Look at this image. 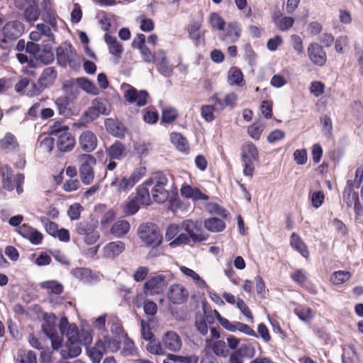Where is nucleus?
<instances>
[{"mask_svg": "<svg viewBox=\"0 0 363 363\" xmlns=\"http://www.w3.org/2000/svg\"><path fill=\"white\" fill-rule=\"evenodd\" d=\"M24 31L25 26L21 21L16 20L7 22L0 33V48L4 50L10 48Z\"/></svg>", "mask_w": 363, "mask_h": 363, "instance_id": "1", "label": "nucleus"}, {"mask_svg": "<svg viewBox=\"0 0 363 363\" xmlns=\"http://www.w3.org/2000/svg\"><path fill=\"white\" fill-rule=\"evenodd\" d=\"M167 182V177L161 172H155L150 178L145 180V185L152 186L151 195L154 201L164 203L168 199L169 193L164 189Z\"/></svg>", "mask_w": 363, "mask_h": 363, "instance_id": "2", "label": "nucleus"}, {"mask_svg": "<svg viewBox=\"0 0 363 363\" xmlns=\"http://www.w3.org/2000/svg\"><path fill=\"white\" fill-rule=\"evenodd\" d=\"M57 63L62 67L69 66L76 69L80 67L81 57L71 43H65L56 50Z\"/></svg>", "mask_w": 363, "mask_h": 363, "instance_id": "3", "label": "nucleus"}, {"mask_svg": "<svg viewBox=\"0 0 363 363\" xmlns=\"http://www.w3.org/2000/svg\"><path fill=\"white\" fill-rule=\"evenodd\" d=\"M138 235L147 246L153 248L160 245L163 240L158 226L152 223L141 224L138 228Z\"/></svg>", "mask_w": 363, "mask_h": 363, "instance_id": "4", "label": "nucleus"}, {"mask_svg": "<svg viewBox=\"0 0 363 363\" xmlns=\"http://www.w3.org/2000/svg\"><path fill=\"white\" fill-rule=\"evenodd\" d=\"M74 232L77 235L83 236L84 242L88 245H94L99 239L97 224L88 220H82L77 223Z\"/></svg>", "mask_w": 363, "mask_h": 363, "instance_id": "5", "label": "nucleus"}, {"mask_svg": "<svg viewBox=\"0 0 363 363\" xmlns=\"http://www.w3.org/2000/svg\"><path fill=\"white\" fill-rule=\"evenodd\" d=\"M145 173V167H140L133 170L130 177H123L121 178H116L111 183V186L115 187L118 192H127L133 186L139 182Z\"/></svg>", "mask_w": 363, "mask_h": 363, "instance_id": "6", "label": "nucleus"}, {"mask_svg": "<svg viewBox=\"0 0 363 363\" xmlns=\"http://www.w3.org/2000/svg\"><path fill=\"white\" fill-rule=\"evenodd\" d=\"M57 76V72L54 67H48L43 69L37 84H33V89L30 90V96L39 95L44 89L51 86Z\"/></svg>", "mask_w": 363, "mask_h": 363, "instance_id": "7", "label": "nucleus"}, {"mask_svg": "<svg viewBox=\"0 0 363 363\" xmlns=\"http://www.w3.org/2000/svg\"><path fill=\"white\" fill-rule=\"evenodd\" d=\"M82 164L79 167V177L82 183L85 185L90 184L94 178L93 167L96 163V158L89 154L81 155Z\"/></svg>", "mask_w": 363, "mask_h": 363, "instance_id": "8", "label": "nucleus"}, {"mask_svg": "<svg viewBox=\"0 0 363 363\" xmlns=\"http://www.w3.org/2000/svg\"><path fill=\"white\" fill-rule=\"evenodd\" d=\"M307 54L311 62L316 66L323 67L327 62L326 52L318 43H311L308 45Z\"/></svg>", "mask_w": 363, "mask_h": 363, "instance_id": "9", "label": "nucleus"}, {"mask_svg": "<svg viewBox=\"0 0 363 363\" xmlns=\"http://www.w3.org/2000/svg\"><path fill=\"white\" fill-rule=\"evenodd\" d=\"M56 137V146L59 151L62 152L71 151L76 143L74 137L69 132V130H55Z\"/></svg>", "mask_w": 363, "mask_h": 363, "instance_id": "10", "label": "nucleus"}, {"mask_svg": "<svg viewBox=\"0 0 363 363\" xmlns=\"http://www.w3.org/2000/svg\"><path fill=\"white\" fill-rule=\"evenodd\" d=\"M128 89L124 92V98L130 104H135L138 106H143L147 104L148 93L145 90H137L135 87L128 85Z\"/></svg>", "mask_w": 363, "mask_h": 363, "instance_id": "11", "label": "nucleus"}, {"mask_svg": "<svg viewBox=\"0 0 363 363\" xmlns=\"http://www.w3.org/2000/svg\"><path fill=\"white\" fill-rule=\"evenodd\" d=\"M162 342L165 349L174 352L179 351L182 346L180 336L174 331L166 332L162 336Z\"/></svg>", "mask_w": 363, "mask_h": 363, "instance_id": "12", "label": "nucleus"}, {"mask_svg": "<svg viewBox=\"0 0 363 363\" xmlns=\"http://www.w3.org/2000/svg\"><path fill=\"white\" fill-rule=\"evenodd\" d=\"M169 279L164 274H158L152 277L147 281L145 282L143 290L145 294L150 291V294L158 293V291L166 286L168 284Z\"/></svg>", "mask_w": 363, "mask_h": 363, "instance_id": "13", "label": "nucleus"}, {"mask_svg": "<svg viewBox=\"0 0 363 363\" xmlns=\"http://www.w3.org/2000/svg\"><path fill=\"white\" fill-rule=\"evenodd\" d=\"M17 231L23 238L28 240L33 245H38L42 242L43 238L42 233L27 224L20 225Z\"/></svg>", "mask_w": 363, "mask_h": 363, "instance_id": "14", "label": "nucleus"}, {"mask_svg": "<svg viewBox=\"0 0 363 363\" xmlns=\"http://www.w3.org/2000/svg\"><path fill=\"white\" fill-rule=\"evenodd\" d=\"M79 143L81 148L86 152H93L97 147V138L96 135L90 131L82 132L79 138Z\"/></svg>", "mask_w": 363, "mask_h": 363, "instance_id": "15", "label": "nucleus"}, {"mask_svg": "<svg viewBox=\"0 0 363 363\" xmlns=\"http://www.w3.org/2000/svg\"><path fill=\"white\" fill-rule=\"evenodd\" d=\"M240 35V24L236 21L230 22L227 26L225 33L221 37V40L227 44L234 43L238 40Z\"/></svg>", "mask_w": 363, "mask_h": 363, "instance_id": "16", "label": "nucleus"}, {"mask_svg": "<svg viewBox=\"0 0 363 363\" xmlns=\"http://www.w3.org/2000/svg\"><path fill=\"white\" fill-rule=\"evenodd\" d=\"M188 292L185 287L181 284H174L169 290L168 297L174 304H182L188 298Z\"/></svg>", "mask_w": 363, "mask_h": 363, "instance_id": "17", "label": "nucleus"}, {"mask_svg": "<svg viewBox=\"0 0 363 363\" xmlns=\"http://www.w3.org/2000/svg\"><path fill=\"white\" fill-rule=\"evenodd\" d=\"M86 354L93 363H100L106 354V345L102 340H99L93 347H86Z\"/></svg>", "mask_w": 363, "mask_h": 363, "instance_id": "18", "label": "nucleus"}, {"mask_svg": "<svg viewBox=\"0 0 363 363\" xmlns=\"http://www.w3.org/2000/svg\"><path fill=\"white\" fill-rule=\"evenodd\" d=\"M71 274L84 283H92L97 279V276L89 268L76 267L71 270Z\"/></svg>", "mask_w": 363, "mask_h": 363, "instance_id": "19", "label": "nucleus"}, {"mask_svg": "<svg viewBox=\"0 0 363 363\" xmlns=\"http://www.w3.org/2000/svg\"><path fill=\"white\" fill-rule=\"evenodd\" d=\"M181 195L186 199H192L194 200H208L209 197L205 194H203L199 189L192 187L188 184L182 185L181 189Z\"/></svg>", "mask_w": 363, "mask_h": 363, "instance_id": "20", "label": "nucleus"}, {"mask_svg": "<svg viewBox=\"0 0 363 363\" xmlns=\"http://www.w3.org/2000/svg\"><path fill=\"white\" fill-rule=\"evenodd\" d=\"M105 127L107 131L112 135L118 138H123L125 137L126 128L122 123L114 119L106 118L105 121Z\"/></svg>", "mask_w": 363, "mask_h": 363, "instance_id": "21", "label": "nucleus"}, {"mask_svg": "<svg viewBox=\"0 0 363 363\" xmlns=\"http://www.w3.org/2000/svg\"><path fill=\"white\" fill-rule=\"evenodd\" d=\"M157 55L160 58V61L157 63L158 72L165 77H170L173 72V67L169 65L165 52L163 50H160Z\"/></svg>", "mask_w": 363, "mask_h": 363, "instance_id": "22", "label": "nucleus"}, {"mask_svg": "<svg viewBox=\"0 0 363 363\" xmlns=\"http://www.w3.org/2000/svg\"><path fill=\"white\" fill-rule=\"evenodd\" d=\"M39 0H30V4L24 9V18L29 23L36 21L40 14V9L38 8Z\"/></svg>", "mask_w": 363, "mask_h": 363, "instance_id": "23", "label": "nucleus"}, {"mask_svg": "<svg viewBox=\"0 0 363 363\" xmlns=\"http://www.w3.org/2000/svg\"><path fill=\"white\" fill-rule=\"evenodd\" d=\"M125 250V244L121 241H114L108 243L104 249V255L107 258L113 259Z\"/></svg>", "mask_w": 363, "mask_h": 363, "instance_id": "24", "label": "nucleus"}, {"mask_svg": "<svg viewBox=\"0 0 363 363\" xmlns=\"http://www.w3.org/2000/svg\"><path fill=\"white\" fill-rule=\"evenodd\" d=\"M170 140L177 150L186 155L189 153V143L186 138L181 133H172L170 134Z\"/></svg>", "mask_w": 363, "mask_h": 363, "instance_id": "25", "label": "nucleus"}, {"mask_svg": "<svg viewBox=\"0 0 363 363\" xmlns=\"http://www.w3.org/2000/svg\"><path fill=\"white\" fill-rule=\"evenodd\" d=\"M78 84L76 79H69L63 82L62 90L71 100L76 99L79 94Z\"/></svg>", "mask_w": 363, "mask_h": 363, "instance_id": "26", "label": "nucleus"}, {"mask_svg": "<svg viewBox=\"0 0 363 363\" xmlns=\"http://www.w3.org/2000/svg\"><path fill=\"white\" fill-rule=\"evenodd\" d=\"M0 173L3 188L9 191H13L15 188V184L12 180L13 175L12 169L8 165H4L0 168Z\"/></svg>", "mask_w": 363, "mask_h": 363, "instance_id": "27", "label": "nucleus"}, {"mask_svg": "<svg viewBox=\"0 0 363 363\" xmlns=\"http://www.w3.org/2000/svg\"><path fill=\"white\" fill-rule=\"evenodd\" d=\"M182 226L186 231L185 233L192 237V241L194 243L200 242L207 240V237L201 233L198 234L194 232V230L196 228V225L194 221L191 220H186L182 222Z\"/></svg>", "mask_w": 363, "mask_h": 363, "instance_id": "28", "label": "nucleus"}, {"mask_svg": "<svg viewBox=\"0 0 363 363\" xmlns=\"http://www.w3.org/2000/svg\"><path fill=\"white\" fill-rule=\"evenodd\" d=\"M149 188V185H145V181L137 188L135 199L138 203L145 206L152 203Z\"/></svg>", "mask_w": 363, "mask_h": 363, "instance_id": "29", "label": "nucleus"}, {"mask_svg": "<svg viewBox=\"0 0 363 363\" xmlns=\"http://www.w3.org/2000/svg\"><path fill=\"white\" fill-rule=\"evenodd\" d=\"M106 152L110 160H121L125 156V148L119 141H116L106 148Z\"/></svg>", "mask_w": 363, "mask_h": 363, "instance_id": "30", "label": "nucleus"}, {"mask_svg": "<svg viewBox=\"0 0 363 363\" xmlns=\"http://www.w3.org/2000/svg\"><path fill=\"white\" fill-rule=\"evenodd\" d=\"M104 38L105 42L108 46L109 52L116 57H121L123 52L122 44L117 41L116 37L111 35L108 33H105Z\"/></svg>", "mask_w": 363, "mask_h": 363, "instance_id": "31", "label": "nucleus"}, {"mask_svg": "<svg viewBox=\"0 0 363 363\" xmlns=\"http://www.w3.org/2000/svg\"><path fill=\"white\" fill-rule=\"evenodd\" d=\"M35 58L44 65H49L52 63L55 60L52 46L50 45H44L43 48L40 49Z\"/></svg>", "mask_w": 363, "mask_h": 363, "instance_id": "32", "label": "nucleus"}, {"mask_svg": "<svg viewBox=\"0 0 363 363\" xmlns=\"http://www.w3.org/2000/svg\"><path fill=\"white\" fill-rule=\"evenodd\" d=\"M290 244L291 247L298 251L303 257L305 258H308L309 257V252L307 249V246L296 233H293L291 234L290 238Z\"/></svg>", "mask_w": 363, "mask_h": 363, "instance_id": "33", "label": "nucleus"}, {"mask_svg": "<svg viewBox=\"0 0 363 363\" xmlns=\"http://www.w3.org/2000/svg\"><path fill=\"white\" fill-rule=\"evenodd\" d=\"M205 228L211 232L218 233L223 231L225 228L223 220L218 218H210L206 219L203 223Z\"/></svg>", "mask_w": 363, "mask_h": 363, "instance_id": "34", "label": "nucleus"}, {"mask_svg": "<svg viewBox=\"0 0 363 363\" xmlns=\"http://www.w3.org/2000/svg\"><path fill=\"white\" fill-rule=\"evenodd\" d=\"M77 83L78 84L79 88L82 89L87 94L92 95H97L99 94V89L96 84L86 77L77 78Z\"/></svg>", "mask_w": 363, "mask_h": 363, "instance_id": "35", "label": "nucleus"}, {"mask_svg": "<svg viewBox=\"0 0 363 363\" xmlns=\"http://www.w3.org/2000/svg\"><path fill=\"white\" fill-rule=\"evenodd\" d=\"M129 230V223L125 220H118L112 225L111 233L116 237H121L127 234Z\"/></svg>", "mask_w": 363, "mask_h": 363, "instance_id": "36", "label": "nucleus"}, {"mask_svg": "<svg viewBox=\"0 0 363 363\" xmlns=\"http://www.w3.org/2000/svg\"><path fill=\"white\" fill-rule=\"evenodd\" d=\"M201 23L199 21L191 22L188 26L189 38L194 42L196 46L200 44Z\"/></svg>", "mask_w": 363, "mask_h": 363, "instance_id": "37", "label": "nucleus"}, {"mask_svg": "<svg viewBox=\"0 0 363 363\" xmlns=\"http://www.w3.org/2000/svg\"><path fill=\"white\" fill-rule=\"evenodd\" d=\"M80 342L68 343L66 350H62L61 354L63 358H74L79 355L82 352Z\"/></svg>", "mask_w": 363, "mask_h": 363, "instance_id": "38", "label": "nucleus"}, {"mask_svg": "<svg viewBox=\"0 0 363 363\" xmlns=\"http://www.w3.org/2000/svg\"><path fill=\"white\" fill-rule=\"evenodd\" d=\"M294 312L303 322L308 323L313 318L312 310L307 306L299 305L295 308Z\"/></svg>", "mask_w": 363, "mask_h": 363, "instance_id": "39", "label": "nucleus"}, {"mask_svg": "<svg viewBox=\"0 0 363 363\" xmlns=\"http://www.w3.org/2000/svg\"><path fill=\"white\" fill-rule=\"evenodd\" d=\"M359 359L354 346L344 350L342 354V363H359Z\"/></svg>", "mask_w": 363, "mask_h": 363, "instance_id": "40", "label": "nucleus"}, {"mask_svg": "<svg viewBox=\"0 0 363 363\" xmlns=\"http://www.w3.org/2000/svg\"><path fill=\"white\" fill-rule=\"evenodd\" d=\"M241 154L245 153L246 156H249L252 161L258 162L259 160L257 148L252 142H247L241 147Z\"/></svg>", "mask_w": 363, "mask_h": 363, "instance_id": "41", "label": "nucleus"}, {"mask_svg": "<svg viewBox=\"0 0 363 363\" xmlns=\"http://www.w3.org/2000/svg\"><path fill=\"white\" fill-rule=\"evenodd\" d=\"M71 99L68 96H60L55 100V105L57 107L58 112L60 115L68 116L70 112L69 105Z\"/></svg>", "mask_w": 363, "mask_h": 363, "instance_id": "42", "label": "nucleus"}, {"mask_svg": "<svg viewBox=\"0 0 363 363\" xmlns=\"http://www.w3.org/2000/svg\"><path fill=\"white\" fill-rule=\"evenodd\" d=\"M180 270L184 274L192 278V279L195 281L196 284L199 286H200L201 288H207L208 287L206 282L194 270H192L186 267H184V266L181 267Z\"/></svg>", "mask_w": 363, "mask_h": 363, "instance_id": "43", "label": "nucleus"}, {"mask_svg": "<svg viewBox=\"0 0 363 363\" xmlns=\"http://www.w3.org/2000/svg\"><path fill=\"white\" fill-rule=\"evenodd\" d=\"M228 82L230 85L242 86L243 74L242 72L236 67L230 69L228 74Z\"/></svg>", "mask_w": 363, "mask_h": 363, "instance_id": "44", "label": "nucleus"}, {"mask_svg": "<svg viewBox=\"0 0 363 363\" xmlns=\"http://www.w3.org/2000/svg\"><path fill=\"white\" fill-rule=\"evenodd\" d=\"M17 360L19 363H38L36 354L33 350H19Z\"/></svg>", "mask_w": 363, "mask_h": 363, "instance_id": "45", "label": "nucleus"}, {"mask_svg": "<svg viewBox=\"0 0 363 363\" xmlns=\"http://www.w3.org/2000/svg\"><path fill=\"white\" fill-rule=\"evenodd\" d=\"M92 104L100 115L107 116L109 114L110 106L106 99L102 98L96 99L93 101Z\"/></svg>", "mask_w": 363, "mask_h": 363, "instance_id": "46", "label": "nucleus"}, {"mask_svg": "<svg viewBox=\"0 0 363 363\" xmlns=\"http://www.w3.org/2000/svg\"><path fill=\"white\" fill-rule=\"evenodd\" d=\"M40 286L42 288L49 290L50 293L56 295H60L63 291L62 285L57 281L51 280L43 281L40 284Z\"/></svg>", "mask_w": 363, "mask_h": 363, "instance_id": "47", "label": "nucleus"}, {"mask_svg": "<svg viewBox=\"0 0 363 363\" xmlns=\"http://www.w3.org/2000/svg\"><path fill=\"white\" fill-rule=\"evenodd\" d=\"M237 330H238L245 335H247L249 336L257 337V335L255 333V331L252 328H251L249 325H247L245 323H240V322L235 321V322H233L231 332H235Z\"/></svg>", "mask_w": 363, "mask_h": 363, "instance_id": "48", "label": "nucleus"}, {"mask_svg": "<svg viewBox=\"0 0 363 363\" xmlns=\"http://www.w3.org/2000/svg\"><path fill=\"white\" fill-rule=\"evenodd\" d=\"M16 144L15 137L10 133H7L4 138L0 140V147L6 152L13 150Z\"/></svg>", "mask_w": 363, "mask_h": 363, "instance_id": "49", "label": "nucleus"}, {"mask_svg": "<svg viewBox=\"0 0 363 363\" xmlns=\"http://www.w3.org/2000/svg\"><path fill=\"white\" fill-rule=\"evenodd\" d=\"M40 220L41 223L44 226L46 232L49 235H50L51 236L55 238V236L56 235V234L59 230L57 224L55 222L50 220L46 217H40Z\"/></svg>", "mask_w": 363, "mask_h": 363, "instance_id": "50", "label": "nucleus"}, {"mask_svg": "<svg viewBox=\"0 0 363 363\" xmlns=\"http://www.w3.org/2000/svg\"><path fill=\"white\" fill-rule=\"evenodd\" d=\"M273 21L274 23L277 25V26L279 28V29L281 30V31H286L289 30L293 26L294 23V18L289 16L283 17L279 21L275 17H273Z\"/></svg>", "mask_w": 363, "mask_h": 363, "instance_id": "51", "label": "nucleus"}, {"mask_svg": "<svg viewBox=\"0 0 363 363\" xmlns=\"http://www.w3.org/2000/svg\"><path fill=\"white\" fill-rule=\"evenodd\" d=\"M209 22L213 29L218 30H224L225 22L218 13H211L209 18Z\"/></svg>", "mask_w": 363, "mask_h": 363, "instance_id": "52", "label": "nucleus"}, {"mask_svg": "<svg viewBox=\"0 0 363 363\" xmlns=\"http://www.w3.org/2000/svg\"><path fill=\"white\" fill-rule=\"evenodd\" d=\"M241 159L244 163V175L252 177L255 170L253 161H252V159L249 156H246L245 153L241 154Z\"/></svg>", "mask_w": 363, "mask_h": 363, "instance_id": "53", "label": "nucleus"}, {"mask_svg": "<svg viewBox=\"0 0 363 363\" xmlns=\"http://www.w3.org/2000/svg\"><path fill=\"white\" fill-rule=\"evenodd\" d=\"M320 123L322 124V132L323 135L328 138L332 135L333 123L330 117L328 115H324L320 117Z\"/></svg>", "mask_w": 363, "mask_h": 363, "instance_id": "54", "label": "nucleus"}, {"mask_svg": "<svg viewBox=\"0 0 363 363\" xmlns=\"http://www.w3.org/2000/svg\"><path fill=\"white\" fill-rule=\"evenodd\" d=\"M192 240V237L186 233H180L173 240H172L169 245L174 248L182 245H187Z\"/></svg>", "mask_w": 363, "mask_h": 363, "instance_id": "55", "label": "nucleus"}, {"mask_svg": "<svg viewBox=\"0 0 363 363\" xmlns=\"http://www.w3.org/2000/svg\"><path fill=\"white\" fill-rule=\"evenodd\" d=\"M214 111H216V108L212 105H203L201 107V117L206 122H212L215 119Z\"/></svg>", "mask_w": 363, "mask_h": 363, "instance_id": "56", "label": "nucleus"}, {"mask_svg": "<svg viewBox=\"0 0 363 363\" xmlns=\"http://www.w3.org/2000/svg\"><path fill=\"white\" fill-rule=\"evenodd\" d=\"M351 277V274L347 271H337L333 274L332 281L335 284H342Z\"/></svg>", "mask_w": 363, "mask_h": 363, "instance_id": "57", "label": "nucleus"}, {"mask_svg": "<svg viewBox=\"0 0 363 363\" xmlns=\"http://www.w3.org/2000/svg\"><path fill=\"white\" fill-rule=\"evenodd\" d=\"M79 333L80 331L75 324L70 325L67 330L68 343L79 342Z\"/></svg>", "mask_w": 363, "mask_h": 363, "instance_id": "58", "label": "nucleus"}, {"mask_svg": "<svg viewBox=\"0 0 363 363\" xmlns=\"http://www.w3.org/2000/svg\"><path fill=\"white\" fill-rule=\"evenodd\" d=\"M146 350L153 354L161 355L164 354L162 345L155 339L150 340L146 345Z\"/></svg>", "mask_w": 363, "mask_h": 363, "instance_id": "59", "label": "nucleus"}, {"mask_svg": "<svg viewBox=\"0 0 363 363\" xmlns=\"http://www.w3.org/2000/svg\"><path fill=\"white\" fill-rule=\"evenodd\" d=\"M83 207L78 203L71 205L68 209L67 215L71 220H78L80 218Z\"/></svg>", "mask_w": 363, "mask_h": 363, "instance_id": "60", "label": "nucleus"}, {"mask_svg": "<svg viewBox=\"0 0 363 363\" xmlns=\"http://www.w3.org/2000/svg\"><path fill=\"white\" fill-rule=\"evenodd\" d=\"M237 350L243 357L250 359L255 355V348L250 343L242 344Z\"/></svg>", "mask_w": 363, "mask_h": 363, "instance_id": "61", "label": "nucleus"}, {"mask_svg": "<svg viewBox=\"0 0 363 363\" xmlns=\"http://www.w3.org/2000/svg\"><path fill=\"white\" fill-rule=\"evenodd\" d=\"M43 19L46 23H49L52 27L57 26V21L53 12L51 9H48V6H43Z\"/></svg>", "mask_w": 363, "mask_h": 363, "instance_id": "62", "label": "nucleus"}, {"mask_svg": "<svg viewBox=\"0 0 363 363\" xmlns=\"http://www.w3.org/2000/svg\"><path fill=\"white\" fill-rule=\"evenodd\" d=\"M177 117V111L174 108H169L162 111V121L167 123L173 122Z\"/></svg>", "mask_w": 363, "mask_h": 363, "instance_id": "63", "label": "nucleus"}, {"mask_svg": "<svg viewBox=\"0 0 363 363\" xmlns=\"http://www.w3.org/2000/svg\"><path fill=\"white\" fill-rule=\"evenodd\" d=\"M213 352L218 356L225 357L227 355L226 344L223 340L214 342L212 346Z\"/></svg>", "mask_w": 363, "mask_h": 363, "instance_id": "64", "label": "nucleus"}]
</instances>
